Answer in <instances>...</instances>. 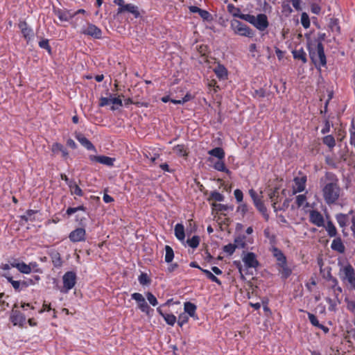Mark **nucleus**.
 Instances as JSON below:
<instances>
[{"mask_svg": "<svg viewBox=\"0 0 355 355\" xmlns=\"http://www.w3.org/2000/svg\"><path fill=\"white\" fill-rule=\"evenodd\" d=\"M340 189L336 182H331L326 184L323 189V197L327 204L331 205L335 203L340 196Z\"/></svg>", "mask_w": 355, "mask_h": 355, "instance_id": "nucleus-1", "label": "nucleus"}, {"mask_svg": "<svg viewBox=\"0 0 355 355\" xmlns=\"http://www.w3.org/2000/svg\"><path fill=\"white\" fill-rule=\"evenodd\" d=\"M309 57L315 66H325L327 64L326 55L323 44L319 42L316 46H309Z\"/></svg>", "mask_w": 355, "mask_h": 355, "instance_id": "nucleus-2", "label": "nucleus"}, {"mask_svg": "<svg viewBox=\"0 0 355 355\" xmlns=\"http://www.w3.org/2000/svg\"><path fill=\"white\" fill-rule=\"evenodd\" d=\"M241 17V19L252 24L260 31H265L269 26L268 17L265 14H259L257 17L250 14H246Z\"/></svg>", "mask_w": 355, "mask_h": 355, "instance_id": "nucleus-3", "label": "nucleus"}, {"mask_svg": "<svg viewBox=\"0 0 355 355\" xmlns=\"http://www.w3.org/2000/svg\"><path fill=\"white\" fill-rule=\"evenodd\" d=\"M339 277L343 283L347 284L353 289H355V270L349 263L340 268Z\"/></svg>", "mask_w": 355, "mask_h": 355, "instance_id": "nucleus-4", "label": "nucleus"}, {"mask_svg": "<svg viewBox=\"0 0 355 355\" xmlns=\"http://www.w3.org/2000/svg\"><path fill=\"white\" fill-rule=\"evenodd\" d=\"M249 194L252 198L254 205L257 210L262 214L266 220L269 218V215L267 213V208L266 207L263 200L260 197L258 196L256 191L253 189L249 191Z\"/></svg>", "mask_w": 355, "mask_h": 355, "instance_id": "nucleus-5", "label": "nucleus"}, {"mask_svg": "<svg viewBox=\"0 0 355 355\" xmlns=\"http://www.w3.org/2000/svg\"><path fill=\"white\" fill-rule=\"evenodd\" d=\"M232 26L234 27L236 33L240 35L252 37L254 35V31L250 27L239 21H235Z\"/></svg>", "mask_w": 355, "mask_h": 355, "instance_id": "nucleus-6", "label": "nucleus"}, {"mask_svg": "<svg viewBox=\"0 0 355 355\" xmlns=\"http://www.w3.org/2000/svg\"><path fill=\"white\" fill-rule=\"evenodd\" d=\"M81 33L91 36L95 39L102 38V31L101 28L97 27L93 24L89 23L86 28H83L81 31Z\"/></svg>", "mask_w": 355, "mask_h": 355, "instance_id": "nucleus-7", "label": "nucleus"}, {"mask_svg": "<svg viewBox=\"0 0 355 355\" xmlns=\"http://www.w3.org/2000/svg\"><path fill=\"white\" fill-rule=\"evenodd\" d=\"M63 280V286L66 289V291H68L73 288L76 282V273L72 271L67 272L62 277Z\"/></svg>", "mask_w": 355, "mask_h": 355, "instance_id": "nucleus-8", "label": "nucleus"}, {"mask_svg": "<svg viewBox=\"0 0 355 355\" xmlns=\"http://www.w3.org/2000/svg\"><path fill=\"white\" fill-rule=\"evenodd\" d=\"M132 299L135 300L138 304V308L144 313L148 314L150 309V306L146 302L144 296L139 293H134L131 295Z\"/></svg>", "mask_w": 355, "mask_h": 355, "instance_id": "nucleus-9", "label": "nucleus"}, {"mask_svg": "<svg viewBox=\"0 0 355 355\" xmlns=\"http://www.w3.org/2000/svg\"><path fill=\"white\" fill-rule=\"evenodd\" d=\"M86 231L83 227H78L73 230L69 235L70 241L77 243L85 241Z\"/></svg>", "mask_w": 355, "mask_h": 355, "instance_id": "nucleus-10", "label": "nucleus"}, {"mask_svg": "<svg viewBox=\"0 0 355 355\" xmlns=\"http://www.w3.org/2000/svg\"><path fill=\"white\" fill-rule=\"evenodd\" d=\"M89 159L92 162H98L107 166H112L115 161V158L105 155H90Z\"/></svg>", "mask_w": 355, "mask_h": 355, "instance_id": "nucleus-11", "label": "nucleus"}, {"mask_svg": "<svg viewBox=\"0 0 355 355\" xmlns=\"http://www.w3.org/2000/svg\"><path fill=\"white\" fill-rule=\"evenodd\" d=\"M310 222L318 227H324V221L322 215L316 210H313L310 212L309 216Z\"/></svg>", "mask_w": 355, "mask_h": 355, "instance_id": "nucleus-12", "label": "nucleus"}, {"mask_svg": "<svg viewBox=\"0 0 355 355\" xmlns=\"http://www.w3.org/2000/svg\"><path fill=\"white\" fill-rule=\"evenodd\" d=\"M243 261L247 268H255L259 266V261L253 252H247L243 257Z\"/></svg>", "mask_w": 355, "mask_h": 355, "instance_id": "nucleus-13", "label": "nucleus"}, {"mask_svg": "<svg viewBox=\"0 0 355 355\" xmlns=\"http://www.w3.org/2000/svg\"><path fill=\"white\" fill-rule=\"evenodd\" d=\"M53 12L61 21H68L74 16V15H72L69 10L54 9Z\"/></svg>", "mask_w": 355, "mask_h": 355, "instance_id": "nucleus-14", "label": "nucleus"}, {"mask_svg": "<svg viewBox=\"0 0 355 355\" xmlns=\"http://www.w3.org/2000/svg\"><path fill=\"white\" fill-rule=\"evenodd\" d=\"M125 11L132 13L136 18L140 15L138 7L131 3L125 4V6L118 8V13H121Z\"/></svg>", "mask_w": 355, "mask_h": 355, "instance_id": "nucleus-15", "label": "nucleus"}, {"mask_svg": "<svg viewBox=\"0 0 355 355\" xmlns=\"http://www.w3.org/2000/svg\"><path fill=\"white\" fill-rule=\"evenodd\" d=\"M10 319L14 325H22L26 320L24 315L18 311H13Z\"/></svg>", "mask_w": 355, "mask_h": 355, "instance_id": "nucleus-16", "label": "nucleus"}, {"mask_svg": "<svg viewBox=\"0 0 355 355\" xmlns=\"http://www.w3.org/2000/svg\"><path fill=\"white\" fill-rule=\"evenodd\" d=\"M331 248L333 250L339 253H343L345 250V247L340 237L336 238L333 240Z\"/></svg>", "mask_w": 355, "mask_h": 355, "instance_id": "nucleus-17", "label": "nucleus"}, {"mask_svg": "<svg viewBox=\"0 0 355 355\" xmlns=\"http://www.w3.org/2000/svg\"><path fill=\"white\" fill-rule=\"evenodd\" d=\"M214 71L216 76L220 80H226L227 78V69L222 64H218L214 69Z\"/></svg>", "mask_w": 355, "mask_h": 355, "instance_id": "nucleus-18", "label": "nucleus"}, {"mask_svg": "<svg viewBox=\"0 0 355 355\" xmlns=\"http://www.w3.org/2000/svg\"><path fill=\"white\" fill-rule=\"evenodd\" d=\"M196 309L197 306L193 303H191L190 302H187L184 304V313H185L190 317L197 318L196 315Z\"/></svg>", "mask_w": 355, "mask_h": 355, "instance_id": "nucleus-19", "label": "nucleus"}, {"mask_svg": "<svg viewBox=\"0 0 355 355\" xmlns=\"http://www.w3.org/2000/svg\"><path fill=\"white\" fill-rule=\"evenodd\" d=\"M76 138L87 150H95L94 146L83 135L78 134L76 136Z\"/></svg>", "mask_w": 355, "mask_h": 355, "instance_id": "nucleus-20", "label": "nucleus"}, {"mask_svg": "<svg viewBox=\"0 0 355 355\" xmlns=\"http://www.w3.org/2000/svg\"><path fill=\"white\" fill-rule=\"evenodd\" d=\"M2 276L6 278L8 282L12 284L13 288L16 291H20L23 289L21 281L14 280L12 277L9 273H5Z\"/></svg>", "mask_w": 355, "mask_h": 355, "instance_id": "nucleus-21", "label": "nucleus"}, {"mask_svg": "<svg viewBox=\"0 0 355 355\" xmlns=\"http://www.w3.org/2000/svg\"><path fill=\"white\" fill-rule=\"evenodd\" d=\"M51 149H52V152L53 153L58 154V153H60L62 154V156L64 159L67 158L68 155H69L68 151L62 144H60L59 143H55L53 144Z\"/></svg>", "mask_w": 355, "mask_h": 355, "instance_id": "nucleus-22", "label": "nucleus"}, {"mask_svg": "<svg viewBox=\"0 0 355 355\" xmlns=\"http://www.w3.org/2000/svg\"><path fill=\"white\" fill-rule=\"evenodd\" d=\"M294 182L297 187V191L302 192L305 189L306 176L303 175L302 177H296L294 178Z\"/></svg>", "mask_w": 355, "mask_h": 355, "instance_id": "nucleus-23", "label": "nucleus"}, {"mask_svg": "<svg viewBox=\"0 0 355 355\" xmlns=\"http://www.w3.org/2000/svg\"><path fill=\"white\" fill-rule=\"evenodd\" d=\"M293 58L296 60H300L303 63L307 62L306 54L302 48L300 49H295L292 51Z\"/></svg>", "mask_w": 355, "mask_h": 355, "instance_id": "nucleus-24", "label": "nucleus"}, {"mask_svg": "<svg viewBox=\"0 0 355 355\" xmlns=\"http://www.w3.org/2000/svg\"><path fill=\"white\" fill-rule=\"evenodd\" d=\"M50 257L52 260V263L55 268H60L62 266V261L60 254L57 251H53L51 253Z\"/></svg>", "mask_w": 355, "mask_h": 355, "instance_id": "nucleus-25", "label": "nucleus"}, {"mask_svg": "<svg viewBox=\"0 0 355 355\" xmlns=\"http://www.w3.org/2000/svg\"><path fill=\"white\" fill-rule=\"evenodd\" d=\"M69 187L70 189L71 194L76 195L78 196H83V191L80 187L76 183L75 181L69 182Z\"/></svg>", "mask_w": 355, "mask_h": 355, "instance_id": "nucleus-26", "label": "nucleus"}, {"mask_svg": "<svg viewBox=\"0 0 355 355\" xmlns=\"http://www.w3.org/2000/svg\"><path fill=\"white\" fill-rule=\"evenodd\" d=\"M208 154L217 157L218 159H223L225 157V151L220 147H216L210 150Z\"/></svg>", "mask_w": 355, "mask_h": 355, "instance_id": "nucleus-27", "label": "nucleus"}, {"mask_svg": "<svg viewBox=\"0 0 355 355\" xmlns=\"http://www.w3.org/2000/svg\"><path fill=\"white\" fill-rule=\"evenodd\" d=\"M175 235L180 241H183L184 239L185 234L183 225L178 223L175 226Z\"/></svg>", "mask_w": 355, "mask_h": 355, "instance_id": "nucleus-28", "label": "nucleus"}, {"mask_svg": "<svg viewBox=\"0 0 355 355\" xmlns=\"http://www.w3.org/2000/svg\"><path fill=\"white\" fill-rule=\"evenodd\" d=\"M324 227L330 237H334L337 235V230L332 221L328 220L327 225Z\"/></svg>", "mask_w": 355, "mask_h": 355, "instance_id": "nucleus-29", "label": "nucleus"}, {"mask_svg": "<svg viewBox=\"0 0 355 355\" xmlns=\"http://www.w3.org/2000/svg\"><path fill=\"white\" fill-rule=\"evenodd\" d=\"M173 151L180 157H187V149L183 144H178L173 147Z\"/></svg>", "mask_w": 355, "mask_h": 355, "instance_id": "nucleus-30", "label": "nucleus"}, {"mask_svg": "<svg viewBox=\"0 0 355 355\" xmlns=\"http://www.w3.org/2000/svg\"><path fill=\"white\" fill-rule=\"evenodd\" d=\"M336 219L341 227H345L349 220L348 214H338L336 216Z\"/></svg>", "mask_w": 355, "mask_h": 355, "instance_id": "nucleus-31", "label": "nucleus"}, {"mask_svg": "<svg viewBox=\"0 0 355 355\" xmlns=\"http://www.w3.org/2000/svg\"><path fill=\"white\" fill-rule=\"evenodd\" d=\"M227 11L232 15L234 17H239L241 19V17L243 14H241V10L239 8L234 6L233 4L230 3L227 6Z\"/></svg>", "mask_w": 355, "mask_h": 355, "instance_id": "nucleus-32", "label": "nucleus"}, {"mask_svg": "<svg viewBox=\"0 0 355 355\" xmlns=\"http://www.w3.org/2000/svg\"><path fill=\"white\" fill-rule=\"evenodd\" d=\"M225 199V197L220 193L214 191L211 192L209 197L207 198L208 201L214 200L216 202H222Z\"/></svg>", "mask_w": 355, "mask_h": 355, "instance_id": "nucleus-33", "label": "nucleus"}, {"mask_svg": "<svg viewBox=\"0 0 355 355\" xmlns=\"http://www.w3.org/2000/svg\"><path fill=\"white\" fill-rule=\"evenodd\" d=\"M164 249L166 251L164 260L166 263H171L174 258L173 250L169 245H166Z\"/></svg>", "mask_w": 355, "mask_h": 355, "instance_id": "nucleus-34", "label": "nucleus"}, {"mask_svg": "<svg viewBox=\"0 0 355 355\" xmlns=\"http://www.w3.org/2000/svg\"><path fill=\"white\" fill-rule=\"evenodd\" d=\"M15 268L24 274H29L31 272V268L30 265H27L24 262H20L19 264L15 265Z\"/></svg>", "mask_w": 355, "mask_h": 355, "instance_id": "nucleus-35", "label": "nucleus"}, {"mask_svg": "<svg viewBox=\"0 0 355 355\" xmlns=\"http://www.w3.org/2000/svg\"><path fill=\"white\" fill-rule=\"evenodd\" d=\"M281 267L280 272L282 278L287 279L291 274V270L287 266L286 261L284 262V264H279Z\"/></svg>", "mask_w": 355, "mask_h": 355, "instance_id": "nucleus-36", "label": "nucleus"}, {"mask_svg": "<svg viewBox=\"0 0 355 355\" xmlns=\"http://www.w3.org/2000/svg\"><path fill=\"white\" fill-rule=\"evenodd\" d=\"M274 256L276 257L277 260L278 261V264H284V262L286 261V257L282 253V252L279 250L278 248L274 249Z\"/></svg>", "mask_w": 355, "mask_h": 355, "instance_id": "nucleus-37", "label": "nucleus"}, {"mask_svg": "<svg viewBox=\"0 0 355 355\" xmlns=\"http://www.w3.org/2000/svg\"><path fill=\"white\" fill-rule=\"evenodd\" d=\"M214 168L218 171L225 172L226 173H230V170L226 168L225 164L224 162L222 161V159H219L218 161H217L214 164Z\"/></svg>", "mask_w": 355, "mask_h": 355, "instance_id": "nucleus-38", "label": "nucleus"}, {"mask_svg": "<svg viewBox=\"0 0 355 355\" xmlns=\"http://www.w3.org/2000/svg\"><path fill=\"white\" fill-rule=\"evenodd\" d=\"M201 271L207 276V277L210 279L211 282H215L218 284H221V282L220 279L216 277L213 273H211L209 270L206 269H201Z\"/></svg>", "mask_w": 355, "mask_h": 355, "instance_id": "nucleus-39", "label": "nucleus"}, {"mask_svg": "<svg viewBox=\"0 0 355 355\" xmlns=\"http://www.w3.org/2000/svg\"><path fill=\"white\" fill-rule=\"evenodd\" d=\"M245 239V236L236 237L234 243L235 248H244L246 245Z\"/></svg>", "mask_w": 355, "mask_h": 355, "instance_id": "nucleus-40", "label": "nucleus"}, {"mask_svg": "<svg viewBox=\"0 0 355 355\" xmlns=\"http://www.w3.org/2000/svg\"><path fill=\"white\" fill-rule=\"evenodd\" d=\"M278 191H279V188L275 187L272 191H271L268 193L269 198L271 200L272 203H274V202H279V195Z\"/></svg>", "mask_w": 355, "mask_h": 355, "instance_id": "nucleus-41", "label": "nucleus"}, {"mask_svg": "<svg viewBox=\"0 0 355 355\" xmlns=\"http://www.w3.org/2000/svg\"><path fill=\"white\" fill-rule=\"evenodd\" d=\"M323 143L329 148H333L336 145L334 137L331 135L325 136L323 138Z\"/></svg>", "mask_w": 355, "mask_h": 355, "instance_id": "nucleus-42", "label": "nucleus"}, {"mask_svg": "<svg viewBox=\"0 0 355 355\" xmlns=\"http://www.w3.org/2000/svg\"><path fill=\"white\" fill-rule=\"evenodd\" d=\"M188 245L192 248H196L199 245L200 238L198 236H193L187 240Z\"/></svg>", "mask_w": 355, "mask_h": 355, "instance_id": "nucleus-43", "label": "nucleus"}, {"mask_svg": "<svg viewBox=\"0 0 355 355\" xmlns=\"http://www.w3.org/2000/svg\"><path fill=\"white\" fill-rule=\"evenodd\" d=\"M163 318L166 322L171 326H173L177 320L176 317L173 314L166 313L164 315H163Z\"/></svg>", "mask_w": 355, "mask_h": 355, "instance_id": "nucleus-44", "label": "nucleus"}, {"mask_svg": "<svg viewBox=\"0 0 355 355\" xmlns=\"http://www.w3.org/2000/svg\"><path fill=\"white\" fill-rule=\"evenodd\" d=\"M189 321V315L185 313L180 314L178 316V324L179 326L182 327L184 324Z\"/></svg>", "mask_w": 355, "mask_h": 355, "instance_id": "nucleus-45", "label": "nucleus"}, {"mask_svg": "<svg viewBox=\"0 0 355 355\" xmlns=\"http://www.w3.org/2000/svg\"><path fill=\"white\" fill-rule=\"evenodd\" d=\"M139 282L141 285H148L150 283V279H149L148 276L146 273L142 272L139 276Z\"/></svg>", "mask_w": 355, "mask_h": 355, "instance_id": "nucleus-46", "label": "nucleus"}, {"mask_svg": "<svg viewBox=\"0 0 355 355\" xmlns=\"http://www.w3.org/2000/svg\"><path fill=\"white\" fill-rule=\"evenodd\" d=\"M301 23L304 28H307L310 26V20L308 15L303 12L301 15Z\"/></svg>", "mask_w": 355, "mask_h": 355, "instance_id": "nucleus-47", "label": "nucleus"}, {"mask_svg": "<svg viewBox=\"0 0 355 355\" xmlns=\"http://www.w3.org/2000/svg\"><path fill=\"white\" fill-rule=\"evenodd\" d=\"M39 46L42 49L47 50L49 53H51V48L49 43V40L44 39L39 42Z\"/></svg>", "mask_w": 355, "mask_h": 355, "instance_id": "nucleus-48", "label": "nucleus"}, {"mask_svg": "<svg viewBox=\"0 0 355 355\" xmlns=\"http://www.w3.org/2000/svg\"><path fill=\"white\" fill-rule=\"evenodd\" d=\"M308 318H309V320L311 324L313 326L316 327L318 328L319 327V326L320 325V323L319 322L317 317L314 314L308 313Z\"/></svg>", "mask_w": 355, "mask_h": 355, "instance_id": "nucleus-49", "label": "nucleus"}, {"mask_svg": "<svg viewBox=\"0 0 355 355\" xmlns=\"http://www.w3.org/2000/svg\"><path fill=\"white\" fill-rule=\"evenodd\" d=\"M146 297L149 303L153 306H156L158 304L157 298L150 292H148L146 293Z\"/></svg>", "mask_w": 355, "mask_h": 355, "instance_id": "nucleus-50", "label": "nucleus"}, {"mask_svg": "<svg viewBox=\"0 0 355 355\" xmlns=\"http://www.w3.org/2000/svg\"><path fill=\"white\" fill-rule=\"evenodd\" d=\"M235 250V246L232 243H229L223 247V251L229 255H232L234 252Z\"/></svg>", "mask_w": 355, "mask_h": 355, "instance_id": "nucleus-51", "label": "nucleus"}, {"mask_svg": "<svg viewBox=\"0 0 355 355\" xmlns=\"http://www.w3.org/2000/svg\"><path fill=\"white\" fill-rule=\"evenodd\" d=\"M306 198L303 194L297 196V197H296V204H297V207H302L304 204V202H306Z\"/></svg>", "mask_w": 355, "mask_h": 355, "instance_id": "nucleus-52", "label": "nucleus"}, {"mask_svg": "<svg viewBox=\"0 0 355 355\" xmlns=\"http://www.w3.org/2000/svg\"><path fill=\"white\" fill-rule=\"evenodd\" d=\"M21 33L26 40H30L33 35V30L31 28H24V30L21 31Z\"/></svg>", "mask_w": 355, "mask_h": 355, "instance_id": "nucleus-53", "label": "nucleus"}, {"mask_svg": "<svg viewBox=\"0 0 355 355\" xmlns=\"http://www.w3.org/2000/svg\"><path fill=\"white\" fill-rule=\"evenodd\" d=\"M212 206L214 207L217 211H221V212L225 211L229 209V207L227 205H223V204L213 203Z\"/></svg>", "mask_w": 355, "mask_h": 355, "instance_id": "nucleus-54", "label": "nucleus"}, {"mask_svg": "<svg viewBox=\"0 0 355 355\" xmlns=\"http://www.w3.org/2000/svg\"><path fill=\"white\" fill-rule=\"evenodd\" d=\"M234 194L237 202H241L243 198V194L241 190L237 189L234 190Z\"/></svg>", "mask_w": 355, "mask_h": 355, "instance_id": "nucleus-55", "label": "nucleus"}, {"mask_svg": "<svg viewBox=\"0 0 355 355\" xmlns=\"http://www.w3.org/2000/svg\"><path fill=\"white\" fill-rule=\"evenodd\" d=\"M248 211V206L246 204H241L237 207V212L241 214L242 216H244Z\"/></svg>", "mask_w": 355, "mask_h": 355, "instance_id": "nucleus-56", "label": "nucleus"}, {"mask_svg": "<svg viewBox=\"0 0 355 355\" xmlns=\"http://www.w3.org/2000/svg\"><path fill=\"white\" fill-rule=\"evenodd\" d=\"M198 14L205 20H208L210 17V13L205 10L200 9Z\"/></svg>", "mask_w": 355, "mask_h": 355, "instance_id": "nucleus-57", "label": "nucleus"}, {"mask_svg": "<svg viewBox=\"0 0 355 355\" xmlns=\"http://www.w3.org/2000/svg\"><path fill=\"white\" fill-rule=\"evenodd\" d=\"M266 96V92L263 89H256L254 91V97L263 98Z\"/></svg>", "mask_w": 355, "mask_h": 355, "instance_id": "nucleus-58", "label": "nucleus"}, {"mask_svg": "<svg viewBox=\"0 0 355 355\" xmlns=\"http://www.w3.org/2000/svg\"><path fill=\"white\" fill-rule=\"evenodd\" d=\"M290 201L291 200L288 198L285 199L282 205L279 207V211H285L288 207Z\"/></svg>", "mask_w": 355, "mask_h": 355, "instance_id": "nucleus-59", "label": "nucleus"}, {"mask_svg": "<svg viewBox=\"0 0 355 355\" xmlns=\"http://www.w3.org/2000/svg\"><path fill=\"white\" fill-rule=\"evenodd\" d=\"M321 8L318 4L311 5V12L314 14L318 15L320 12Z\"/></svg>", "mask_w": 355, "mask_h": 355, "instance_id": "nucleus-60", "label": "nucleus"}, {"mask_svg": "<svg viewBox=\"0 0 355 355\" xmlns=\"http://www.w3.org/2000/svg\"><path fill=\"white\" fill-rule=\"evenodd\" d=\"M110 102V98H107L106 97H102L100 99L99 106H101V107L105 106V105H108V103Z\"/></svg>", "mask_w": 355, "mask_h": 355, "instance_id": "nucleus-61", "label": "nucleus"}, {"mask_svg": "<svg viewBox=\"0 0 355 355\" xmlns=\"http://www.w3.org/2000/svg\"><path fill=\"white\" fill-rule=\"evenodd\" d=\"M272 10V7L270 6V4L266 1H263V8H262V10L265 12H270Z\"/></svg>", "mask_w": 355, "mask_h": 355, "instance_id": "nucleus-62", "label": "nucleus"}, {"mask_svg": "<svg viewBox=\"0 0 355 355\" xmlns=\"http://www.w3.org/2000/svg\"><path fill=\"white\" fill-rule=\"evenodd\" d=\"M326 163L333 168H336L338 167L337 164L330 157H326Z\"/></svg>", "mask_w": 355, "mask_h": 355, "instance_id": "nucleus-63", "label": "nucleus"}, {"mask_svg": "<svg viewBox=\"0 0 355 355\" xmlns=\"http://www.w3.org/2000/svg\"><path fill=\"white\" fill-rule=\"evenodd\" d=\"M23 288L28 287L30 285L34 284V282L31 279L27 280L21 281Z\"/></svg>", "mask_w": 355, "mask_h": 355, "instance_id": "nucleus-64", "label": "nucleus"}]
</instances>
